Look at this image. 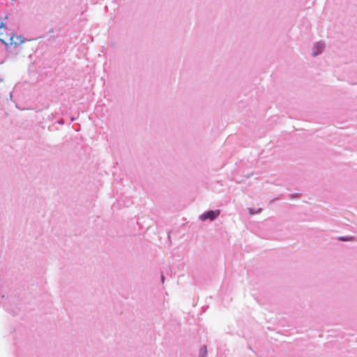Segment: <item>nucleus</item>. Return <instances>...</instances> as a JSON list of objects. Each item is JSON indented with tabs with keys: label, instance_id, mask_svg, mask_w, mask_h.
Instances as JSON below:
<instances>
[{
	"label": "nucleus",
	"instance_id": "obj_1",
	"mask_svg": "<svg viewBox=\"0 0 357 357\" xmlns=\"http://www.w3.org/2000/svg\"><path fill=\"white\" fill-rule=\"evenodd\" d=\"M220 214V211H210L207 213H204L201 215L200 220L202 221H204L207 219H209L211 221L213 220L216 217H218Z\"/></svg>",
	"mask_w": 357,
	"mask_h": 357
},
{
	"label": "nucleus",
	"instance_id": "obj_2",
	"mask_svg": "<svg viewBox=\"0 0 357 357\" xmlns=\"http://www.w3.org/2000/svg\"><path fill=\"white\" fill-rule=\"evenodd\" d=\"M314 48L317 49V50L313 52V55L316 56L323 51L324 48V44L322 43H317L315 44Z\"/></svg>",
	"mask_w": 357,
	"mask_h": 357
},
{
	"label": "nucleus",
	"instance_id": "obj_3",
	"mask_svg": "<svg viewBox=\"0 0 357 357\" xmlns=\"http://www.w3.org/2000/svg\"><path fill=\"white\" fill-rule=\"evenodd\" d=\"M5 26H6V24H5V23H4V22H1V23H0V29H2V28H5ZM0 41H2L3 43H5V42L3 41V40H2V39H1V38H0Z\"/></svg>",
	"mask_w": 357,
	"mask_h": 357
},
{
	"label": "nucleus",
	"instance_id": "obj_4",
	"mask_svg": "<svg viewBox=\"0 0 357 357\" xmlns=\"http://www.w3.org/2000/svg\"><path fill=\"white\" fill-rule=\"evenodd\" d=\"M338 239L341 240V241H349L351 238H345V237H340V238H338Z\"/></svg>",
	"mask_w": 357,
	"mask_h": 357
},
{
	"label": "nucleus",
	"instance_id": "obj_5",
	"mask_svg": "<svg viewBox=\"0 0 357 357\" xmlns=\"http://www.w3.org/2000/svg\"><path fill=\"white\" fill-rule=\"evenodd\" d=\"M10 44H13V43H15L16 44V43H15L13 41V36H11L10 38Z\"/></svg>",
	"mask_w": 357,
	"mask_h": 357
},
{
	"label": "nucleus",
	"instance_id": "obj_6",
	"mask_svg": "<svg viewBox=\"0 0 357 357\" xmlns=\"http://www.w3.org/2000/svg\"><path fill=\"white\" fill-rule=\"evenodd\" d=\"M202 350H203V353H204V355H206V351H206V347H203V348H202Z\"/></svg>",
	"mask_w": 357,
	"mask_h": 357
},
{
	"label": "nucleus",
	"instance_id": "obj_7",
	"mask_svg": "<svg viewBox=\"0 0 357 357\" xmlns=\"http://www.w3.org/2000/svg\"><path fill=\"white\" fill-rule=\"evenodd\" d=\"M162 282H164V278L162 276Z\"/></svg>",
	"mask_w": 357,
	"mask_h": 357
}]
</instances>
